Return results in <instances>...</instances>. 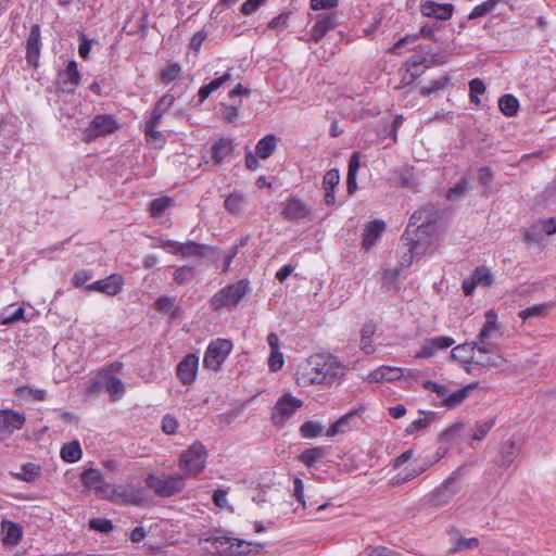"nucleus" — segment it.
Listing matches in <instances>:
<instances>
[{"instance_id":"obj_1","label":"nucleus","mask_w":556,"mask_h":556,"mask_svg":"<svg viewBox=\"0 0 556 556\" xmlns=\"http://www.w3.org/2000/svg\"><path fill=\"white\" fill-rule=\"evenodd\" d=\"M494 311L485 313V323L477 337V348L472 366L480 368L500 367L506 362L502 355L501 348L494 343L498 334Z\"/></svg>"},{"instance_id":"obj_2","label":"nucleus","mask_w":556,"mask_h":556,"mask_svg":"<svg viewBox=\"0 0 556 556\" xmlns=\"http://www.w3.org/2000/svg\"><path fill=\"white\" fill-rule=\"evenodd\" d=\"M307 381L311 384H330L344 375L345 367L332 355L317 354L309 358Z\"/></svg>"},{"instance_id":"obj_3","label":"nucleus","mask_w":556,"mask_h":556,"mask_svg":"<svg viewBox=\"0 0 556 556\" xmlns=\"http://www.w3.org/2000/svg\"><path fill=\"white\" fill-rule=\"evenodd\" d=\"M147 486L161 497H170L180 492L186 486V478L181 472L157 476L149 473L146 479Z\"/></svg>"},{"instance_id":"obj_4","label":"nucleus","mask_w":556,"mask_h":556,"mask_svg":"<svg viewBox=\"0 0 556 556\" xmlns=\"http://www.w3.org/2000/svg\"><path fill=\"white\" fill-rule=\"evenodd\" d=\"M438 212L433 204H427L416 211L403 235V239H410V235H433Z\"/></svg>"},{"instance_id":"obj_5","label":"nucleus","mask_w":556,"mask_h":556,"mask_svg":"<svg viewBox=\"0 0 556 556\" xmlns=\"http://www.w3.org/2000/svg\"><path fill=\"white\" fill-rule=\"evenodd\" d=\"M206 450L201 443L192 444L188 450L184 451L179 457V467L185 478L198 477L206 465Z\"/></svg>"},{"instance_id":"obj_6","label":"nucleus","mask_w":556,"mask_h":556,"mask_svg":"<svg viewBox=\"0 0 556 556\" xmlns=\"http://www.w3.org/2000/svg\"><path fill=\"white\" fill-rule=\"evenodd\" d=\"M117 118L112 114H97L81 132V140L92 142L100 137H105L118 130Z\"/></svg>"},{"instance_id":"obj_7","label":"nucleus","mask_w":556,"mask_h":556,"mask_svg":"<svg viewBox=\"0 0 556 556\" xmlns=\"http://www.w3.org/2000/svg\"><path fill=\"white\" fill-rule=\"evenodd\" d=\"M248 291V281L239 280L231 283L213 295L210 301L213 311H219L227 307L232 308L238 305Z\"/></svg>"},{"instance_id":"obj_8","label":"nucleus","mask_w":556,"mask_h":556,"mask_svg":"<svg viewBox=\"0 0 556 556\" xmlns=\"http://www.w3.org/2000/svg\"><path fill=\"white\" fill-rule=\"evenodd\" d=\"M231 350L232 342L230 340L222 338L213 340L204 353V367L214 371H218L227 356L230 354Z\"/></svg>"},{"instance_id":"obj_9","label":"nucleus","mask_w":556,"mask_h":556,"mask_svg":"<svg viewBox=\"0 0 556 556\" xmlns=\"http://www.w3.org/2000/svg\"><path fill=\"white\" fill-rule=\"evenodd\" d=\"M103 500L118 505H139L141 502L139 491L130 484H109L103 491Z\"/></svg>"},{"instance_id":"obj_10","label":"nucleus","mask_w":556,"mask_h":556,"mask_svg":"<svg viewBox=\"0 0 556 556\" xmlns=\"http://www.w3.org/2000/svg\"><path fill=\"white\" fill-rule=\"evenodd\" d=\"M302 405L303 402L300 399L290 393L283 394L274 406L271 414L273 424L278 427H283Z\"/></svg>"},{"instance_id":"obj_11","label":"nucleus","mask_w":556,"mask_h":556,"mask_svg":"<svg viewBox=\"0 0 556 556\" xmlns=\"http://www.w3.org/2000/svg\"><path fill=\"white\" fill-rule=\"evenodd\" d=\"M463 467H458L451 476L438 486L431 495V503L437 506L446 504L454 495L460 492L462 486L459 483V477L463 472Z\"/></svg>"},{"instance_id":"obj_12","label":"nucleus","mask_w":556,"mask_h":556,"mask_svg":"<svg viewBox=\"0 0 556 556\" xmlns=\"http://www.w3.org/2000/svg\"><path fill=\"white\" fill-rule=\"evenodd\" d=\"M25 415L12 409H0V440L8 439L25 424Z\"/></svg>"},{"instance_id":"obj_13","label":"nucleus","mask_w":556,"mask_h":556,"mask_svg":"<svg viewBox=\"0 0 556 556\" xmlns=\"http://www.w3.org/2000/svg\"><path fill=\"white\" fill-rule=\"evenodd\" d=\"M41 33L40 26L34 24L30 27L29 34L26 39V62L33 67H37L39 64L40 51H41Z\"/></svg>"},{"instance_id":"obj_14","label":"nucleus","mask_w":556,"mask_h":556,"mask_svg":"<svg viewBox=\"0 0 556 556\" xmlns=\"http://www.w3.org/2000/svg\"><path fill=\"white\" fill-rule=\"evenodd\" d=\"M338 25L337 13H321L316 16V22L309 30L311 39L319 42L330 30Z\"/></svg>"},{"instance_id":"obj_15","label":"nucleus","mask_w":556,"mask_h":556,"mask_svg":"<svg viewBox=\"0 0 556 556\" xmlns=\"http://www.w3.org/2000/svg\"><path fill=\"white\" fill-rule=\"evenodd\" d=\"M124 285V279L118 274H112L104 279L97 280L90 285L86 286V290L88 291H99L106 295H116L118 294Z\"/></svg>"},{"instance_id":"obj_16","label":"nucleus","mask_w":556,"mask_h":556,"mask_svg":"<svg viewBox=\"0 0 556 556\" xmlns=\"http://www.w3.org/2000/svg\"><path fill=\"white\" fill-rule=\"evenodd\" d=\"M311 214L309 207L298 198H289L283 202L281 211L282 218L289 222H298L304 219Z\"/></svg>"},{"instance_id":"obj_17","label":"nucleus","mask_w":556,"mask_h":556,"mask_svg":"<svg viewBox=\"0 0 556 556\" xmlns=\"http://www.w3.org/2000/svg\"><path fill=\"white\" fill-rule=\"evenodd\" d=\"M199 357L195 354L186 355L177 366V377L184 386L191 384L197 376Z\"/></svg>"},{"instance_id":"obj_18","label":"nucleus","mask_w":556,"mask_h":556,"mask_svg":"<svg viewBox=\"0 0 556 556\" xmlns=\"http://www.w3.org/2000/svg\"><path fill=\"white\" fill-rule=\"evenodd\" d=\"M1 542L4 546H16L23 538V528L20 523L2 519L0 523Z\"/></svg>"},{"instance_id":"obj_19","label":"nucleus","mask_w":556,"mask_h":556,"mask_svg":"<svg viewBox=\"0 0 556 556\" xmlns=\"http://www.w3.org/2000/svg\"><path fill=\"white\" fill-rule=\"evenodd\" d=\"M80 481L89 490L94 491L98 497L103 498V491L105 486H109L110 483H106L104 480V476L102 472L94 468H88L83 471L80 476Z\"/></svg>"},{"instance_id":"obj_20","label":"nucleus","mask_w":556,"mask_h":556,"mask_svg":"<svg viewBox=\"0 0 556 556\" xmlns=\"http://www.w3.org/2000/svg\"><path fill=\"white\" fill-rule=\"evenodd\" d=\"M455 343V340L451 337H435L428 340L421 348V350L416 354L418 358H428L431 357L439 350L447 349Z\"/></svg>"},{"instance_id":"obj_21","label":"nucleus","mask_w":556,"mask_h":556,"mask_svg":"<svg viewBox=\"0 0 556 556\" xmlns=\"http://www.w3.org/2000/svg\"><path fill=\"white\" fill-rule=\"evenodd\" d=\"M454 12V5L451 3H437L434 1H427L421 4V13L425 16L435 17L438 20H450Z\"/></svg>"},{"instance_id":"obj_22","label":"nucleus","mask_w":556,"mask_h":556,"mask_svg":"<svg viewBox=\"0 0 556 556\" xmlns=\"http://www.w3.org/2000/svg\"><path fill=\"white\" fill-rule=\"evenodd\" d=\"M409 247V252L415 258H419L427 253L428 248L433 242V235H410V239H403Z\"/></svg>"},{"instance_id":"obj_23","label":"nucleus","mask_w":556,"mask_h":556,"mask_svg":"<svg viewBox=\"0 0 556 556\" xmlns=\"http://www.w3.org/2000/svg\"><path fill=\"white\" fill-rule=\"evenodd\" d=\"M403 377V369L400 367L380 366L368 375L370 382L395 381Z\"/></svg>"},{"instance_id":"obj_24","label":"nucleus","mask_w":556,"mask_h":556,"mask_svg":"<svg viewBox=\"0 0 556 556\" xmlns=\"http://www.w3.org/2000/svg\"><path fill=\"white\" fill-rule=\"evenodd\" d=\"M386 224L382 220H374L367 224L364 232L362 245L364 249L369 250L376 241L381 237Z\"/></svg>"},{"instance_id":"obj_25","label":"nucleus","mask_w":556,"mask_h":556,"mask_svg":"<svg viewBox=\"0 0 556 556\" xmlns=\"http://www.w3.org/2000/svg\"><path fill=\"white\" fill-rule=\"evenodd\" d=\"M232 151V140L228 138H222L215 142L211 149L212 160L215 164H222L231 155Z\"/></svg>"},{"instance_id":"obj_26","label":"nucleus","mask_w":556,"mask_h":556,"mask_svg":"<svg viewBox=\"0 0 556 556\" xmlns=\"http://www.w3.org/2000/svg\"><path fill=\"white\" fill-rule=\"evenodd\" d=\"M476 348L477 340L471 343L458 344L452 350L451 355L454 359L473 365Z\"/></svg>"},{"instance_id":"obj_27","label":"nucleus","mask_w":556,"mask_h":556,"mask_svg":"<svg viewBox=\"0 0 556 556\" xmlns=\"http://www.w3.org/2000/svg\"><path fill=\"white\" fill-rule=\"evenodd\" d=\"M247 205V198L241 191H233L226 197L224 202L225 210L232 214L238 215L243 212Z\"/></svg>"},{"instance_id":"obj_28","label":"nucleus","mask_w":556,"mask_h":556,"mask_svg":"<svg viewBox=\"0 0 556 556\" xmlns=\"http://www.w3.org/2000/svg\"><path fill=\"white\" fill-rule=\"evenodd\" d=\"M231 78L232 75L228 71L224 73L220 77H217L213 79L211 83L203 85L198 92L200 103H203L211 96L212 92L219 89L224 84L231 80Z\"/></svg>"},{"instance_id":"obj_29","label":"nucleus","mask_w":556,"mask_h":556,"mask_svg":"<svg viewBox=\"0 0 556 556\" xmlns=\"http://www.w3.org/2000/svg\"><path fill=\"white\" fill-rule=\"evenodd\" d=\"M63 90H73L80 81V74L77 68V63L72 60L68 62L65 71L61 74Z\"/></svg>"},{"instance_id":"obj_30","label":"nucleus","mask_w":556,"mask_h":556,"mask_svg":"<svg viewBox=\"0 0 556 556\" xmlns=\"http://www.w3.org/2000/svg\"><path fill=\"white\" fill-rule=\"evenodd\" d=\"M277 138L275 135H266L255 146V154L262 160L268 159L276 150Z\"/></svg>"},{"instance_id":"obj_31","label":"nucleus","mask_w":556,"mask_h":556,"mask_svg":"<svg viewBox=\"0 0 556 556\" xmlns=\"http://www.w3.org/2000/svg\"><path fill=\"white\" fill-rule=\"evenodd\" d=\"M473 389V384H469L467 387H464L459 390H456L452 393H448V390L446 391V395L443 399V406L447 408H454L458 405H460L470 394V392Z\"/></svg>"},{"instance_id":"obj_32","label":"nucleus","mask_w":556,"mask_h":556,"mask_svg":"<svg viewBox=\"0 0 556 556\" xmlns=\"http://www.w3.org/2000/svg\"><path fill=\"white\" fill-rule=\"evenodd\" d=\"M328 454V447L326 446H315L312 448H307L303 451L299 459L306 467H313L317 462L323 459Z\"/></svg>"},{"instance_id":"obj_33","label":"nucleus","mask_w":556,"mask_h":556,"mask_svg":"<svg viewBox=\"0 0 556 556\" xmlns=\"http://www.w3.org/2000/svg\"><path fill=\"white\" fill-rule=\"evenodd\" d=\"M376 332V325L372 321H367L363 325L361 329V350L366 354H371L375 352V346L372 345L371 338Z\"/></svg>"},{"instance_id":"obj_34","label":"nucleus","mask_w":556,"mask_h":556,"mask_svg":"<svg viewBox=\"0 0 556 556\" xmlns=\"http://www.w3.org/2000/svg\"><path fill=\"white\" fill-rule=\"evenodd\" d=\"M103 380L104 388L109 392L112 401H118L124 396L125 384L119 378L109 376L108 378H103Z\"/></svg>"},{"instance_id":"obj_35","label":"nucleus","mask_w":556,"mask_h":556,"mask_svg":"<svg viewBox=\"0 0 556 556\" xmlns=\"http://www.w3.org/2000/svg\"><path fill=\"white\" fill-rule=\"evenodd\" d=\"M233 538L228 536H210L205 539V542L211 543V547L218 554L227 556L231 555Z\"/></svg>"},{"instance_id":"obj_36","label":"nucleus","mask_w":556,"mask_h":556,"mask_svg":"<svg viewBox=\"0 0 556 556\" xmlns=\"http://www.w3.org/2000/svg\"><path fill=\"white\" fill-rule=\"evenodd\" d=\"M60 455L66 463H75L81 458L83 452L78 441H72L63 444Z\"/></svg>"},{"instance_id":"obj_37","label":"nucleus","mask_w":556,"mask_h":556,"mask_svg":"<svg viewBox=\"0 0 556 556\" xmlns=\"http://www.w3.org/2000/svg\"><path fill=\"white\" fill-rule=\"evenodd\" d=\"M552 308V305L549 303H541L535 304L530 307H527L519 312V317L523 320L530 319V318H541L546 316Z\"/></svg>"},{"instance_id":"obj_38","label":"nucleus","mask_w":556,"mask_h":556,"mask_svg":"<svg viewBox=\"0 0 556 556\" xmlns=\"http://www.w3.org/2000/svg\"><path fill=\"white\" fill-rule=\"evenodd\" d=\"M498 108L506 116H515L519 109L518 99L513 94H504L498 99Z\"/></svg>"},{"instance_id":"obj_39","label":"nucleus","mask_w":556,"mask_h":556,"mask_svg":"<svg viewBox=\"0 0 556 556\" xmlns=\"http://www.w3.org/2000/svg\"><path fill=\"white\" fill-rule=\"evenodd\" d=\"M179 254L185 257H204L205 256V247L201 245L194 241H188L181 243V248Z\"/></svg>"},{"instance_id":"obj_40","label":"nucleus","mask_w":556,"mask_h":556,"mask_svg":"<svg viewBox=\"0 0 556 556\" xmlns=\"http://www.w3.org/2000/svg\"><path fill=\"white\" fill-rule=\"evenodd\" d=\"M252 546L255 548L256 552L263 548V544L260 543H252L240 539L232 540V549L231 555H243L248 554L252 551Z\"/></svg>"},{"instance_id":"obj_41","label":"nucleus","mask_w":556,"mask_h":556,"mask_svg":"<svg viewBox=\"0 0 556 556\" xmlns=\"http://www.w3.org/2000/svg\"><path fill=\"white\" fill-rule=\"evenodd\" d=\"M40 475V467L33 463L22 466L21 472L15 473V478L25 482L35 481Z\"/></svg>"},{"instance_id":"obj_42","label":"nucleus","mask_w":556,"mask_h":556,"mask_svg":"<svg viewBox=\"0 0 556 556\" xmlns=\"http://www.w3.org/2000/svg\"><path fill=\"white\" fill-rule=\"evenodd\" d=\"M501 2V0H486L478 5H476L472 11L469 13V20H476L479 17H483L486 14L494 11L496 5Z\"/></svg>"},{"instance_id":"obj_43","label":"nucleus","mask_w":556,"mask_h":556,"mask_svg":"<svg viewBox=\"0 0 556 556\" xmlns=\"http://www.w3.org/2000/svg\"><path fill=\"white\" fill-rule=\"evenodd\" d=\"M173 200L168 197L156 198L151 201L149 212L152 217L161 216L170 205Z\"/></svg>"},{"instance_id":"obj_44","label":"nucleus","mask_w":556,"mask_h":556,"mask_svg":"<svg viewBox=\"0 0 556 556\" xmlns=\"http://www.w3.org/2000/svg\"><path fill=\"white\" fill-rule=\"evenodd\" d=\"M16 393L20 397L30 399L34 401H43L47 395V391L43 389H37L33 387H20L16 389Z\"/></svg>"},{"instance_id":"obj_45","label":"nucleus","mask_w":556,"mask_h":556,"mask_svg":"<svg viewBox=\"0 0 556 556\" xmlns=\"http://www.w3.org/2000/svg\"><path fill=\"white\" fill-rule=\"evenodd\" d=\"M451 81L450 76L444 75L438 79L431 80L429 85L422 86L420 89V93L425 97L430 96L431 93L443 90Z\"/></svg>"},{"instance_id":"obj_46","label":"nucleus","mask_w":556,"mask_h":556,"mask_svg":"<svg viewBox=\"0 0 556 556\" xmlns=\"http://www.w3.org/2000/svg\"><path fill=\"white\" fill-rule=\"evenodd\" d=\"M471 278L475 280L477 286L489 287L493 283V275L490 269L484 266L477 267L473 270Z\"/></svg>"},{"instance_id":"obj_47","label":"nucleus","mask_w":556,"mask_h":556,"mask_svg":"<svg viewBox=\"0 0 556 556\" xmlns=\"http://www.w3.org/2000/svg\"><path fill=\"white\" fill-rule=\"evenodd\" d=\"M435 418V413L430 412L421 418L414 420L407 428L406 433L410 434L415 431L427 429Z\"/></svg>"},{"instance_id":"obj_48","label":"nucleus","mask_w":556,"mask_h":556,"mask_svg":"<svg viewBox=\"0 0 556 556\" xmlns=\"http://www.w3.org/2000/svg\"><path fill=\"white\" fill-rule=\"evenodd\" d=\"M195 275V268L192 266H181L175 270L174 280L178 285H184L193 279Z\"/></svg>"},{"instance_id":"obj_49","label":"nucleus","mask_w":556,"mask_h":556,"mask_svg":"<svg viewBox=\"0 0 556 556\" xmlns=\"http://www.w3.org/2000/svg\"><path fill=\"white\" fill-rule=\"evenodd\" d=\"M181 73V67L178 63H172L167 65L160 74L161 80L168 85L169 83L174 81L179 77Z\"/></svg>"},{"instance_id":"obj_50","label":"nucleus","mask_w":556,"mask_h":556,"mask_svg":"<svg viewBox=\"0 0 556 556\" xmlns=\"http://www.w3.org/2000/svg\"><path fill=\"white\" fill-rule=\"evenodd\" d=\"M25 309L23 307H17L14 311L4 309L0 314V324L10 325L15 321L24 319Z\"/></svg>"},{"instance_id":"obj_51","label":"nucleus","mask_w":556,"mask_h":556,"mask_svg":"<svg viewBox=\"0 0 556 556\" xmlns=\"http://www.w3.org/2000/svg\"><path fill=\"white\" fill-rule=\"evenodd\" d=\"M469 181L467 178H462L454 187L450 188L446 198L450 201H456L462 198L468 189Z\"/></svg>"},{"instance_id":"obj_52","label":"nucleus","mask_w":556,"mask_h":556,"mask_svg":"<svg viewBox=\"0 0 556 556\" xmlns=\"http://www.w3.org/2000/svg\"><path fill=\"white\" fill-rule=\"evenodd\" d=\"M495 425V418L492 417L488 420H483L477 424L476 430L472 434V439L477 441H481L485 438V435L489 433V431L494 427Z\"/></svg>"},{"instance_id":"obj_53","label":"nucleus","mask_w":556,"mask_h":556,"mask_svg":"<svg viewBox=\"0 0 556 556\" xmlns=\"http://www.w3.org/2000/svg\"><path fill=\"white\" fill-rule=\"evenodd\" d=\"M484 91H485V85L482 79L473 78L470 80L469 96H470L471 102L479 103L480 100H479L478 96L484 93Z\"/></svg>"},{"instance_id":"obj_54","label":"nucleus","mask_w":556,"mask_h":556,"mask_svg":"<svg viewBox=\"0 0 556 556\" xmlns=\"http://www.w3.org/2000/svg\"><path fill=\"white\" fill-rule=\"evenodd\" d=\"M321 425L316 421H306L300 428L302 437L308 439L316 438L321 433Z\"/></svg>"},{"instance_id":"obj_55","label":"nucleus","mask_w":556,"mask_h":556,"mask_svg":"<svg viewBox=\"0 0 556 556\" xmlns=\"http://www.w3.org/2000/svg\"><path fill=\"white\" fill-rule=\"evenodd\" d=\"M502 459H501V466L502 467H509L510 464L514 460V454H515V443L513 441L506 442L501 450Z\"/></svg>"},{"instance_id":"obj_56","label":"nucleus","mask_w":556,"mask_h":556,"mask_svg":"<svg viewBox=\"0 0 556 556\" xmlns=\"http://www.w3.org/2000/svg\"><path fill=\"white\" fill-rule=\"evenodd\" d=\"M143 131L147 141L155 147L161 148L166 141L165 136L157 128H144Z\"/></svg>"},{"instance_id":"obj_57","label":"nucleus","mask_w":556,"mask_h":556,"mask_svg":"<svg viewBox=\"0 0 556 556\" xmlns=\"http://www.w3.org/2000/svg\"><path fill=\"white\" fill-rule=\"evenodd\" d=\"M340 174L338 169L328 170L323 178V185L325 190H334V188L339 185Z\"/></svg>"},{"instance_id":"obj_58","label":"nucleus","mask_w":556,"mask_h":556,"mask_svg":"<svg viewBox=\"0 0 556 556\" xmlns=\"http://www.w3.org/2000/svg\"><path fill=\"white\" fill-rule=\"evenodd\" d=\"M174 102L175 96L167 92L157 100V102L154 105V110L164 115L165 112L174 104Z\"/></svg>"},{"instance_id":"obj_59","label":"nucleus","mask_w":556,"mask_h":556,"mask_svg":"<svg viewBox=\"0 0 556 556\" xmlns=\"http://www.w3.org/2000/svg\"><path fill=\"white\" fill-rule=\"evenodd\" d=\"M285 364L283 355L280 351H270L268 367L271 371H279Z\"/></svg>"},{"instance_id":"obj_60","label":"nucleus","mask_w":556,"mask_h":556,"mask_svg":"<svg viewBox=\"0 0 556 556\" xmlns=\"http://www.w3.org/2000/svg\"><path fill=\"white\" fill-rule=\"evenodd\" d=\"M155 309L160 313H168L175 306V300L169 296H160L155 301Z\"/></svg>"},{"instance_id":"obj_61","label":"nucleus","mask_w":556,"mask_h":556,"mask_svg":"<svg viewBox=\"0 0 556 556\" xmlns=\"http://www.w3.org/2000/svg\"><path fill=\"white\" fill-rule=\"evenodd\" d=\"M154 248H162L164 250H167L168 252L173 254H179L181 242L174 241V240H163L160 239L157 243L153 244Z\"/></svg>"},{"instance_id":"obj_62","label":"nucleus","mask_w":556,"mask_h":556,"mask_svg":"<svg viewBox=\"0 0 556 556\" xmlns=\"http://www.w3.org/2000/svg\"><path fill=\"white\" fill-rule=\"evenodd\" d=\"M422 387L426 390H429L431 392H434L438 396H440L442 400L446 395L447 387L443 384H439L432 380H426L422 382Z\"/></svg>"},{"instance_id":"obj_63","label":"nucleus","mask_w":556,"mask_h":556,"mask_svg":"<svg viewBox=\"0 0 556 556\" xmlns=\"http://www.w3.org/2000/svg\"><path fill=\"white\" fill-rule=\"evenodd\" d=\"M493 179V172L490 167L484 166L478 169V181L481 186L489 188Z\"/></svg>"},{"instance_id":"obj_64","label":"nucleus","mask_w":556,"mask_h":556,"mask_svg":"<svg viewBox=\"0 0 556 556\" xmlns=\"http://www.w3.org/2000/svg\"><path fill=\"white\" fill-rule=\"evenodd\" d=\"M266 0H247L241 4L240 12L243 15H251L254 13L261 5L265 3Z\"/></svg>"}]
</instances>
